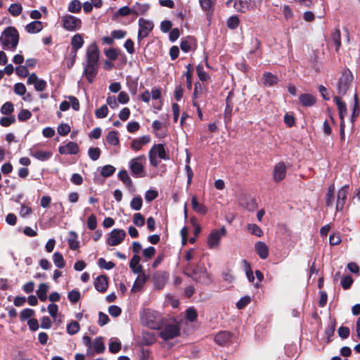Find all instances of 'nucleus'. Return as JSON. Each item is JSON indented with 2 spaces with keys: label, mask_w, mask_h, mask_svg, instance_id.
<instances>
[{
  "label": "nucleus",
  "mask_w": 360,
  "mask_h": 360,
  "mask_svg": "<svg viewBox=\"0 0 360 360\" xmlns=\"http://www.w3.org/2000/svg\"><path fill=\"white\" fill-rule=\"evenodd\" d=\"M15 73L21 77H25L29 75L28 70L25 65H19L15 68Z\"/></svg>",
  "instance_id": "obj_63"
},
{
  "label": "nucleus",
  "mask_w": 360,
  "mask_h": 360,
  "mask_svg": "<svg viewBox=\"0 0 360 360\" xmlns=\"http://www.w3.org/2000/svg\"><path fill=\"white\" fill-rule=\"evenodd\" d=\"M248 230L252 234L258 237H261L263 235V231L259 226L255 224H248Z\"/></svg>",
  "instance_id": "obj_44"
},
{
  "label": "nucleus",
  "mask_w": 360,
  "mask_h": 360,
  "mask_svg": "<svg viewBox=\"0 0 360 360\" xmlns=\"http://www.w3.org/2000/svg\"><path fill=\"white\" fill-rule=\"evenodd\" d=\"M61 21L64 29L70 32L78 30L82 27V20L72 15H65L62 18Z\"/></svg>",
  "instance_id": "obj_9"
},
{
  "label": "nucleus",
  "mask_w": 360,
  "mask_h": 360,
  "mask_svg": "<svg viewBox=\"0 0 360 360\" xmlns=\"http://www.w3.org/2000/svg\"><path fill=\"white\" fill-rule=\"evenodd\" d=\"M334 191H335V186L333 184L330 185L328 188L326 198V204L328 207L332 206L333 205L334 201Z\"/></svg>",
  "instance_id": "obj_40"
},
{
  "label": "nucleus",
  "mask_w": 360,
  "mask_h": 360,
  "mask_svg": "<svg viewBox=\"0 0 360 360\" xmlns=\"http://www.w3.org/2000/svg\"><path fill=\"white\" fill-rule=\"evenodd\" d=\"M243 263L244 264V269L245 271V274L248 281L251 283H253L255 281V276L253 275V272L251 269L250 265L245 259L243 260Z\"/></svg>",
  "instance_id": "obj_47"
},
{
  "label": "nucleus",
  "mask_w": 360,
  "mask_h": 360,
  "mask_svg": "<svg viewBox=\"0 0 360 360\" xmlns=\"http://www.w3.org/2000/svg\"><path fill=\"white\" fill-rule=\"evenodd\" d=\"M118 178L127 187H131L132 181L126 170H121L118 174Z\"/></svg>",
  "instance_id": "obj_38"
},
{
  "label": "nucleus",
  "mask_w": 360,
  "mask_h": 360,
  "mask_svg": "<svg viewBox=\"0 0 360 360\" xmlns=\"http://www.w3.org/2000/svg\"><path fill=\"white\" fill-rule=\"evenodd\" d=\"M30 155L39 161H46L52 157L53 154L51 151L31 148L30 150Z\"/></svg>",
  "instance_id": "obj_18"
},
{
  "label": "nucleus",
  "mask_w": 360,
  "mask_h": 360,
  "mask_svg": "<svg viewBox=\"0 0 360 360\" xmlns=\"http://www.w3.org/2000/svg\"><path fill=\"white\" fill-rule=\"evenodd\" d=\"M126 237V232L122 229H115L110 231L107 238V243L110 246L120 245Z\"/></svg>",
  "instance_id": "obj_11"
},
{
  "label": "nucleus",
  "mask_w": 360,
  "mask_h": 360,
  "mask_svg": "<svg viewBox=\"0 0 360 360\" xmlns=\"http://www.w3.org/2000/svg\"><path fill=\"white\" fill-rule=\"evenodd\" d=\"M217 0H199L201 9L206 13L207 17L212 15Z\"/></svg>",
  "instance_id": "obj_16"
},
{
  "label": "nucleus",
  "mask_w": 360,
  "mask_h": 360,
  "mask_svg": "<svg viewBox=\"0 0 360 360\" xmlns=\"http://www.w3.org/2000/svg\"><path fill=\"white\" fill-rule=\"evenodd\" d=\"M263 79L264 85L269 86L276 84L278 81V77L271 72H264L263 75Z\"/></svg>",
  "instance_id": "obj_31"
},
{
  "label": "nucleus",
  "mask_w": 360,
  "mask_h": 360,
  "mask_svg": "<svg viewBox=\"0 0 360 360\" xmlns=\"http://www.w3.org/2000/svg\"><path fill=\"white\" fill-rule=\"evenodd\" d=\"M149 6L148 4H141L136 3L132 8L131 11L133 14L136 15L144 14L148 11Z\"/></svg>",
  "instance_id": "obj_33"
},
{
  "label": "nucleus",
  "mask_w": 360,
  "mask_h": 360,
  "mask_svg": "<svg viewBox=\"0 0 360 360\" xmlns=\"http://www.w3.org/2000/svg\"><path fill=\"white\" fill-rule=\"evenodd\" d=\"M90 349H93L98 354L103 352L105 350V345L103 342V338L101 337L96 338L91 343Z\"/></svg>",
  "instance_id": "obj_28"
},
{
  "label": "nucleus",
  "mask_w": 360,
  "mask_h": 360,
  "mask_svg": "<svg viewBox=\"0 0 360 360\" xmlns=\"http://www.w3.org/2000/svg\"><path fill=\"white\" fill-rule=\"evenodd\" d=\"M49 285L46 283H41L37 290V295L39 299L44 302L47 300V292L49 290Z\"/></svg>",
  "instance_id": "obj_29"
},
{
  "label": "nucleus",
  "mask_w": 360,
  "mask_h": 360,
  "mask_svg": "<svg viewBox=\"0 0 360 360\" xmlns=\"http://www.w3.org/2000/svg\"><path fill=\"white\" fill-rule=\"evenodd\" d=\"M160 337L164 340L174 339L180 335L181 326L176 320H163Z\"/></svg>",
  "instance_id": "obj_5"
},
{
  "label": "nucleus",
  "mask_w": 360,
  "mask_h": 360,
  "mask_svg": "<svg viewBox=\"0 0 360 360\" xmlns=\"http://www.w3.org/2000/svg\"><path fill=\"white\" fill-rule=\"evenodd\" d=\"M79 151L78 145L72 141L68 142L66 145L60 146L58 148V152L61 155H68L72 154L75 155Z\"/></svg>",
  "instance_id": "obj_17"
},
{
  "label": "nucleus",
  "mask_w": 360,
  "mask_h": 360,
  "mask_svg": "<svg viewBox=\"0 0 360 360\" xmlns=\"http://www.w3.org/2000/svg\"><path fill=\"white\" fill-rule=\"evenodd\" d=\"M353 80V75L348 69H345L342 72L337 83V91L340 96L346 94L347 90L349 89L351 83Z\"/></svg>",
  "instance_id": "obj_6"
},
{
  "label": "nucleus",
  "mask_w": 360,
  "mask_h": 360,
  "mask_svg": "<svg viewBox=\"0 0 360 360\" xmlns=\"http://www.w3.org/2000/svg\"><path fill=\"white\" fill-rule=\"evenodd\" d=\"M205 94V89L200 83L197 82L195 84L194 91L193 94V101H198Z\"/></svg>",
  "instance_id": "obj_39"
},
{
  "label": "nucleus",
  "mask_w": 360,
  "mask_h": 360,
  "mask_svg": "<svg viewBox=\"0 0 360 360\" xmlns=\"http://www.w3.org/2000/svg\"><path fill=\"white\" fill-rule=\"evenodd\" d=\"M98 264L100 268L107 270L111 269L115 266V264L112 262H106L103 258H100L98 259Z\"/></svg>",
  "instance_id": "obj_55"
},
{
  "label": "nucleus",
  "mask_w": 360,
  "mask_h": 360,
  "mask_svg": "<svg viewBox=\"0 0 360 360\" xmlns=\"http://www.w3.org/2000/svg\"><path fill=\"white\" fill-rule=\"evenodd\" d=\"M333 100L337 105L340 121L345 120V116L347 115V109L345 103L342 101L340 97L338 96H334Z\"/></svg>",
  "instance_id": "obj_20"
},
{
  "label": "nucleus",
  "mask_w": 360,
  "mask_h": 360,
  "mask_svg": "<svg viewBox=\"0 0 360 360\" xmlns=\"http://www.w3.org/2000/svg\"><path fill=\"white\" fill-rule=\"evenodd\" d=\"M143 342L146 345H151L155 342V337L150 333H143Z\"/></svg>",
  "instance_id": "obj_50"
},
{
  "label": "nucleus",
  "mask_w": 360,
  "mask_h": 360,
  "mask_svg": "<svg viewBox=\"0 0 360 360\" xmlns=\"http://www.w3.org/2000/svg\"><path fill=\"white\" fill-rule=\"evenodd\" d=\"M214 340L219 345H226L231 340V333L228 331H220L215 335Z\"/></svg>",
  "instance_id": "obj_21"
},
{
  "label": "nucleus",
  "mask_w": 360,
  "mask_h": 360,
  "mask_svg": "<svg viewBox=\"0 0 360 360\" xmlns=\"http://www.w3.org/2000/svg\"><path fill=\"white\" fill-rule=\"evenodd\" d=\"M189 162H190V158L188 157L187 159H186V167H185V169H186V175H187V184H188V186H189L191 184V181H192V178L193 176V172L189 165Z\"/></svg>",
  "instance_id": "obj_54"
},
{
  "label": "nucleus",
  "mask_w": 360,
  "mask_h": 360,
  "mask_svg": "<svg viewBox=\"0 0 360 360\" xmlns=\"http://www.w3.org/2000/svg\"><path fill=\"white\" fill-rule=\"evenodd\" d=\"M106 141L111 146H117L120 143L119 137L116 131H110L107 136Z\"/></svg>",
  "instance_id": "obj_35"
},
{
  "label": "nucleus",
  "mask_w": 360,
  "mask_h": 360,
  "mask_svg": "<svg viewBox=\"0 0 360 360\" xmlns=\"http://www.w3.org/2000/svg\"><path fill=\"white\" fill-rule=\"evenodd\" d=\"M163 320L162 316L158 311L149 309L144 310L141 316L142 324L153 330H160Z\"/></svg>",
  "instance_id": "obj_4"
},
{
  "label": "nucleus",
  "mask_w": 360,
  "mask_h": 360,
  "mask_svg": "<svg viewBox=\"0 0 360 360\" xmlns=\"http://www.w3.org/2000/svg\"><path fill=\"white\" fill-rule=\"evenodd\" d=\"M239 22L240 20L238 16L233 15L228 19L226 22V25L229 29L234 30L236 27H238Z\"/></svg>",
  "instance_id": "obj_49"
},
{
  "label": "nucleus",
  "mask_w": 360,
  "mask_h": 360,
  "mask_svg": "<svg viewBox=\"0 0 360 360\" xmlns=\"http://www.w3.org/2000/svg\"><path fill=\"white\" fill-rule=\"evenodd\" d=\"M88 155L94 161L97 160L101 155V150L98 148L91 147L89 148Z\"/></svg>",
  "instance_id": "obj_51"
},
{
  "label": "nucleus",
  "mask_w": 360,
  "mask_h": 360,
  "mask_svg": "<svg viewBox=\"0 0 360 360\" xmlns=\"http://www.w3.org/2000/svg\"><path fill=\"white\" fill-rule=\"evenodd\" d=\"M13 110V105L11 102H6L1 106V112L4 115H9Z\"/></svg>",
  "instance_id": "obj_58"
},
{
  "label": "nucleus",
  "mask_w": 360,
  "mask_h": 360,
  "mask_svg": "<svg viewBox=\"0 0 360 360\" xmlns=\"http://www.w3.org/2000/svg\"><path fill=\"white\" fill-rule=\"evenodd\" d=\"M352 283L353 279L350 276H346L343 277L341 281L342 287L345 290L349 289L352 285Z\"/></svg>",
  "instance_id": "obj_64"
},
{
  "label": "nucleus",
  "mask_w": 360,
  "mask_h": 360,
  "mask_svg": "<svg viewBox=\"0 0 360 360\" xmlns=\"http://www.w3.org/2000/svg\"><path fill=\"white\" fill-rule=\"evenodd\" d=\"M34 314V311L32 309H25L20 312V320L25 321L32 317Z\"/></svg>",
  "instance_id": "obj_62"
},
{
  "label": "nucleus",
  "mask_w": 360,
  "mask_h": 360,
  "mask_svg": "<svg viewBox=\"0 0 360 360\" xmlns=\"http://www.w3.org/2000/svg\"><path fill=\"white\" fill-rule=\"evenodd\" d=\"M95 288L101 292H104L108 288V281L105 276H98L94 282Z\"/></svg>",
  "instance_id": "obj_22"
},
{
  "label": "nucleus",
  "mask_w": 360,
  "mask_h": 360,
  "mask_svg": "<svg viewBox=\"0 0 360 360\" xmlns=\"http://www.w3.org/2000/svg\"><path fill=\"white\" fill-rule=\"evenodd\" d=\"M287 167L283 162L275 165L273 169V179L276 183L281 181L285 178Z\"/></svg>",
  "instance_id": "obj_14"
},
{
  "label": "nucleus",
  "mask_w": 360,
  "mask_h": 360,
  "mask_svg": "<svg viewBox=\"0 0 360 360\" xmlns=\"http://www.w3.org/2000/svg\"><path fill=\"white\" fill-rule=\"evenodd\" d=\"M68 245L70 249L75 250L79 248L77 241V235L75 231H70L68 239Z\"/></svg>",
  "instance_id": "obj_34"
},
{
  "label": "nucleus",
  "mask_w": 360,
  "mask_h": 360,
  "mask_svg": "<svg viewBox=\"0 0 360 360\" xmlns=\"http://www.w3.org/2000/svg\"><path fill=\"white\" fill-rule=\"evenodd\" d=\"M15 122L14 116L3 117L0 120V124L3 127H8Z\"/></svg>",
  "instance_id": "obj_61"
},
{
  "label": "nucleus",
  "mask_w": 360,
  "mask_h": 360,
  "mask_svg": "<svg viewBox=\"0 0 360 360\" xmlns=\"http://www.w3.org/2000/svg\"><path fill=\"white\" fill-rule=\"evenodd\" d=\"M133 223L137 226H143L145 224V218L141 213H135L133 217Z\"/></svg>",
  "instance_id": "obj_53"
},
{
  "label": "nucleus",
  "mask_w": 360,
  "mask_h": 360,
  "mask_svg": "<svg viewBox=\"0 0 360 360\" xmlns=\"http://www.w3.org/2000/svg\"><path fill=\"white\" fill-rule=\"evenodd\" d=\"M139 26L138 39L140 41L149 34L153 28V23L141 18L139 20Z\"/></svg>",
  "instance_id": "obj_13"
},
{
  "label": "nucleus",
  "mask_w": 360,
  "mask_h": 360,
  "mask_svg": "<svg viewBox=\"0 0 360 360\" xmlns=\"http://www.w3.org/2000/svg\"><path fill=\"white\" fill-rule=\"evenodd\" d=\"M120 349H121L120 341L116 338H111L110 344H109V351L111 353L115 354V353H117Z\"/></svg>",
  "instance_id": "obj_37"
},
{
  "label": "nucleus",
  "mask_w": 360,
  "mask_h": 360,
  "mask_svg": "<svg viewBox=\"0 0 360 360\" xmlns=\"http://www.w3.org/2000/svg\"><path fill=\"white\" fill-rule=\"evenodd\" d=\"M299 101L304 107L312 106L316 103V98L310 94H302L299 96Z\"/></svg>",
  "instance_id": "obj_24"
},
{
  "label": "nucleus",
  "mask_w": 360,
  "mask_h": 360,
  "mask_svg": "<svg viewBox=\"0 0 360 360\" xmlns=\"http://www.w3.org/2000/svg\"><path fill=\"white\" fill-rule=\"evenodd\" d=\"M80 326L78 322L75 321H71L67 325V332L70 335H75L79 330Z\"/></svg>",
  "instance_id": "obj_42"
},
{
  "label": "nucleus",
  "mask_w": 360,
  "mask_h": 360,
  "mask_svg": "<svg viewBox=\"0 0 360 360\" xmlns=\"http://www.w3.org/2000/svg\"><path fill=\"white\" fill-rule=\"evenodd\" d=\"M142 205L143 200L140 195L134 197L130 202L131 208L136 211L140 210L142 207Z\"/></svg>",
  "instance_id": "obj_41"
},
{
  "label": "nucleus",
  "mask_w": 360,
  "mask_h": 360,
  "mask_svg": "<svg viewBox=\"0 0 360 360\" xmlns=\"http://www.w3.org/2000/svg\"><path fill=\"white\" fill-rule=\"evenodd\" d=\"M84 45V39L80 34H75L71 39V51H77L81 49Z\"/></svg>",
  "instance_id": "obj_25"
},
{
  "label": "nucleus",
  "mask_w": 360,
  "mask_h": 360,
  "mask_svg": "<svg viewBox=\"0 0 360 360\" xmlns=\"http://www.w3.org/2000/svg\"><path fill=\"white\" fill-rule=\"evenodd\" d=\"M251 302V297L248 295L242 297L236 303V307L238 309L245 308Z\"/></svg>",
  "instance_id": "obj_52"
},
{
  "label": "nucleus",
  "mask_w": 360,
  "mask_h": 360,
  "mask_svg": "<svg viewBox=\"0 0 360 360\" xmlns=\"http://www.w3.org/2000/svg\"><path fill=\"white\" fill-rule=\"evenodd\" d=\"M226 234L224 227L212 231L207 238V245L210 248H214L219 244L221 238Z\"/></svg>",
  "instance_id": "obj_12"
},
{
  "label": "nucleus",
  "mask_w": 360,
  "mask_h": 360,
  "mask_svg": "<svg viewBox=\"0 0 360 360\" xmlns=\"http://www.w3.org/2000/svg\"><path fill=\"white\" fill-rule=\"evenodd\" d=\"M158 158L164 160L167 158L162 144L155 145L149 151V160L151 165L157 167L160 164Z\"/></svg>",
  "instance_id": "obj_7"
},
{
  "label": "nucleus",
  "mask_w": 360,
  "mask_h": 360,
  "mask_svg": "<svg viewBox=\"0 0 360 360\" xmlns=\"http://www.w3.org/2000/svg\"><path fill=\"white\" fill-rule=\"evenodd\" d=\"M186 318L189 321H194L197 318V311L193 307H190L186 311Z\"/></svg>",
  "instance_id": "obj_56"
},
{
  "label": "nucleus",
  "mask_w": 360,
  "mask_h": 360,
  "mask_svg": "<svg viewBox=\"0 0 360 360\" xmlns=\"http://www.w3.org/2000/svg\"><path fill=\"white\" fill-rule=\"evenodd\" d=\"M82 4L79 0L72 1L68 6V11L70 13H77L81 11Z\"/></svg>",
  "instance_id": "obj_45"
},
{
  "label": "nucleus",
  "mask_w": 360,
  "mask_h": 360,
  "mask_svg": "<svg viewBox=\"0 0 360 360\" xmlns=\"http://www.w3.org/2000/svg\"><path fill=\"white\" fill-rule=\"evenodd\" d=\"M80 292L76 290H71L68 295L69 300L72 303L77 302L80 299Z\"/></svg>",
  "instance_id": "obj_59"
},
{
  "label": "nucleus",
  "mask_w": 360,
  "mask_h": 360,
  "mask_svg": "<svg viewBox=\"0 0 360 360\" xmlns=\"http://www.w3.org/2000/svg\"><path fill=\"white\" fill-rule=\"evenodd\" d=\"M146 162V158L144 155L138 156L131 159L129 162V168L132 173V175L135 177H141L143 175L142 173L144 170L143 165Z\"/></svg>",
  "instance_id": "obj_8"
},
{
  "label": "nucleus",
  "mask_w": 360,
  "mask_h": 360,
  "mask_svg": "<svg viewBox=\"0 0 360 360\" xmlns=\"http://www.w3.org/2000/svg\"><path fill=\"white\" fill-rule=\"evenodd\" d=\"M349 191V185L343 186L338 192L337 195V202H336V211L340 212L342 211L345 200L347 198V195Z\"/></svg>",
  "instance_id": "obj_15"
},
{
  "label": "nucleus",
  "mask_w": 360,
  "mask_h": 360,
  "mask_svg": "<svg viewBox=\"0 0 360 360\" xmlns=\"http://www.w3.org/2000/svg\"><path fill=\"white\" fill-rule=\"evenodd\" d=\"M53 261L54 264L59 269L65 266V262L61 253L56 252L53 255Z\"/></svg>",
  "instance_id": "obj_36"
},
{
  "label": "nucleus",
  "mask_w": 360,
  "mask_h": 360,
  "mask_svg": "<svg viewBox=\"0 0 360 360\" xmlns=\"http://www.w3.org/2000/svg\"><path fill=\"white\" fill-rule=\"evenodd\" d=\"M256 253L262 259H265L269 256V248L265 243L262 241L257 242L255 245Z\"/></svg>",
  "instance_id": "obj_19"
},
{
  "label": "nucleus",
  "mask_w": 360,
  "mask_h": 360,
  "mask_svg": "<svg viewBox=\"0 0 360 360\" xmlns=\"http://www.w3.org/2000/svg\"><path fill=\"white\" fill-rule=\"evenodd\" d=\"M262 1V0H236L233 7L237 11L245 13L260 5Z\"/></svg>",
  "instance_id": "obj_10"
},
{
  "label": "nucleus",
  "mask_w": 360,
  "mask_h": 360,
  "mask_svg": "<svg viewBox=\"0 0 360 360\" xmlns=\"http://www.w3.org/2000/svg\"><path fill=\"white\" fill-rule=\"evenodd\" d=\"M140 260V256L134 255L129 262V267L134 274H140L143 271V266L139 264Z\"/></svg>",
  "instance_id": "obj_23"
},
{
  "label": "nucleus",
  "mask_w": 360,
  "mask_h": 360,
  "mask_svg": "<svg viewBox=\"0 0 360 360\" xmlns=\"http://www.w3.org/2000/svg\"><path fill=\"white\" fill-rule=\"evenodd\" d=\"M331 39L335 46V50L338 51L341 46V37H340V31L338 29H336L335 32L331 35Z\"/></svg>",
  "instance_id": "obj_43"
},
{
  "label": "nucleus",
  "mask_w": 360,
  "mask_h": 360,
  "mask_svg": "<svg viewBox=\"0 0 360 360\" xmlns=\"http://www.w3.org/2000/svg\"><path fill=\"white\" fill-rule=\"evenodd\" d=\"M184 274L198 283L210 285L212 282V276L203 265L187 263L184 266Z\"/></svg>",
  "instance_id": "obj_2"
},
{
  "label": "nucleus",
  "mask_w": 360,
  "mask_h": 360,
  "mask_svg": "<svg viewBox=\"0 0 360 360\" xmlns=\"http://www.w3.org/2000/svg\"><path fill=\"white\" fill-rule=\"evenodd\" d=\"M58 133L61 136H66L70 131V127L68 124H60L57 129Z\"/></svg>",
  "instance_id": "obj_60"
},
{
  "label": "nucleus",
  "mask_w": 360,
  "mask_h": 360,
  "mask_svg": "<svg viewBox=\"0 0 360 360\" xmlns=\"http://www.w3.org/2000/svg\"><path fill=\"white\" fill-rule=\"evenodd\" d=\"M193 44H194V40H193V37H188L182 39L181 44H180L181 49L183 51H184L185 53H187L191 50Z\"/></svg>",
  "instance_id": "obj_30"
},
{
  "label": "nucleus",
  "mask_w": 360,
  "mask_h": 360,
  "mask_svg": "<svg viewBox=\"0 0 360 360\" xmlns=\"http://www.w3.org/2000/svg\"><path fill=\"white\" fill-rule=\"evenodd\" d=\"M86 58V63L84 64V75H85L87 80L91 83L97 75L99 66V51L95 42L91 43L87 46Z\"/></svg>",
  "instance_id": "obj_1"
},
{
  "label": "nucleus",
  "mask_w": 360,
  "mask_h": 360,
  "mask_svg": "<svg viewBox=\"0 0 360 360\" xmlns=\"http://www.w3.org/2000/svg\"><path fill=\"white\" fill-rule=\"evenodd\" d=\"M43 29V25L41 21L34 20L27 24L25 30L28 33L35 34L39 32Z\"/></svg>",
  "instance_id": "obj_26"
},
{
  "label": "nucleus",
  "mask_w": 360,
  "mask_h": 360,
  "mask_svg": "<svg viewBox=\"0 0 360 360\" xmlns=\"http://www.w3.org/2000/svg\"><path fill=\"white\" fill-rule=\"evenodd\" d=\"M115 172V167L110 165H105L102 167L101 174L103 177H109L112 176Z\"/></svg>",
  "instance_id": "obj_46"
},
{
  "label": "nucleus",
  "mask_w": 360,
  "mask_h": 360,
  "mask_svg": "<svg viewBox=\"0 0 360 360\" xmlns=\"http://www.w3.org/2000/svg\"><path fill=\"white\" fill-rule=\"evenodd\" d=\"M193 210L197 213L205 214L207 212V208L202 204H199L196 196L193 195L191 199Z\"/></svg>",
  "instance_id": "obj_32"
},
{
  "label": "nucleus",
  "mask_w": 360,
  "mask_h": 360,
  "mask_svg": "<svg viewBox=\"0 0 360 360\" xmlns=\"http://www.w3.org/2000/svg\"><path fill=\"white\" fill-rule=\"evenodd\" d=\"M22 7L19 4H12L8 8L9 13L13 16H18L22 13Z\"/></svg>",
  "instance_id": "obj_48"
},
{
  "label": "nucleus",
  "mask_w": 360,
  "mask_h": 360,
  "mask_svg": "<svg viewBox=\"0 0 360 360\" xmlns=\"http://www.w3.org/2000/svg\"><path fill=\"white\" fill-rule=\"evenodd\" d=\"M19 41V34L14 27H6L0 37V43L4 49L15 51Z\"/></svg>",
  "instance_id": "obj_3"
},
{
  "label": "nucleus",
  "mask_w": 360,
  "mask_h": 360,
  "mask_svg": "<svg viewBox=\"0 0 360 360\" xmlns=\"http://www.w3.org/2000/svg\"><path fill=\"white\" fill-rule=\"evenodd\" d=\"M108 109L106 105H103L100 108L97 109L95 115L98 118H104L108 115Z\"/></svg>",
  "instance_id": "obj_57"
},
{
  "label": "nucleus",
  "mask_w": 360,
  "mask_h": 360,
  "mask_svg": "<svg viewBox=\"0 0 360 360\" xmlns=\"http://www.w3.org/2000/svg\"><path fill=\"white\" fill-rule=\"evenodd\" d=\"M148 277L144 274H140L137 276L136 279L135 280V282L131 288V291L135 292L141 289L143 284L146 283Z\"/></svg>",
  "instance_id": "obj_27"
}]
</instances>
